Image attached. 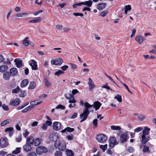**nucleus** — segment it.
I'll return each mask as SVG.
<instances>
[{"mask_svg": "<svg viewBox=\"0 0 156 156\" xmlns=\"http://www.w3.org/2000/svg\"><path fill=\"white\" fill-rule=\"evenodd\" d=\"M135 40L139 44H141L145 40V39L142 36L140 35L136 36Z\"/></svg>", "mask_w": 156, "mask_h": 156, "instance_id": "nucleus-20", "label": "nucleus"}, {"mask_svg": "<svg viewBox=\"0 0 156 156\" xmlns=\"http://www.w3.org/2000/svg\"><path fill=\"white\" fill-rule=\"evenodd\" d=\"M11 122L10 119H6L2 122L1 123V125L2 126H4L7 124Z\"/></svg>", "mask_w": 156, "mask_h": 156, "instance_id": "nucleus-35", "label": "nucleus"}, {"mask_svg": "<svg viewBox=\"0 0 156 156\" xmlns=\"http://www.w3.org/2000/svg\"><path fill=\"white\" fill-rule=\"evenodd\" d=\"M98 121V120L97 119H94L93 121V124L94 125V128H96L97 126Z\"/></svg>", "mask_w": 156, "mask_h": 156, "instance_id": "nucleus-42", "label": "nucleus"}, {"mask_svg": "<svg viewBox=\"0 0 156 156\" xmlns=\"http://www.w3.org/2000/svg\"><path fill=\"white\" fill-rule=\"evenodd\" d=\"M36 86V83L34 81L31 82L30 83L28 89L29 90L34 89L35 87Z\"/></svg>", "mask_w": 156, "mask_h": 156, "instance_id": "nucleus-31", "label": "nucleus"}, {"mask_svg": "<svg viewBox=\"0 0 156 156\" xmlns=\"http://www.w3.org/2000/svg\"><path fill=\"white\" fill-rule=\"evenodd\" d=\"M16 67L20 68L22 67L23 64L22 63V60L19 58H16L14 60Z\"/></svg>", "mask_w": 156, "mask_h": 156, "instance_id": "nucleus-19", "label": "nucleus"}, {"mask_svg": "<svg viewBox=\"0 0 156 156\" xmlns=\"http://www.w3.org/2000/svg\"><path fill=\"white\" fill-rule=\"evenodd\" d=\"M56 108L57 109H65V106L59 104L56 107Z\"/></svg>", "mask_w": 156, "mask_h": 156, "instance_id": "nucleus-47", "label": "nucleus"}, {"mask_svg": "<svg viewBox=\"0 0 156 156\" xmlns=\"http://www.w3.org/2000/svg\"><path fill=\"white\" fill-rule=\"evenodd\" d=\"M21 150V147H17L15 150L12 151V153L15 154L20 153Z\"/></svg>", "mask_w": 156, "mask_h": 156, "instance_id": "nucleus-38", "label": "nucleus"}, {"mask_svg": "<svg viewBox=\"0 0 156 156\" xmlns=\"http://www.w3.org/2000/svg\"><path fill=\"white\" fill-rule=\"evenodd\" d=\"M31 137H32V139L33 138V145L34 144V145L36 146H39L42 141V139L40 138H37L34 140V138L33 137L31 136Z\"/></svg>", "mask_w": 156, "mask_h": 156, "instance_id": "nucleus-18", "label": "nucleus"}, {"mask_svg": "<svg viewBox=\"0 0 156 156\" xmlns=\"http://www.w3.org/2000/svg\"><path fill=\"white\" fill-rule=\"evenodd\" d=\"M108 11L107 10H105L101 12L100 13V15L101 16L103 17L105 16L108 14Z\"/></svg>", "mask_w": 156, "mask_h": 156, "instance_id": "nucleus-39", "label": "nucleus"}, {"mask_svg": "<svg viewBox=\"0 0 156 156\" xmlns=\"http://www.w3.org/2000/svg\"><path fill=\"white\" fill-rule=\"evenodd\" d=\"M67 156H74V153L72 150L67 149L66 151Z\"/></svg>", "mask_w": 156, "mask_h": 156, "instance_id": "nucleus-36", "label": "nucleus"}, {"mask_svg": "<svg viewBox=\"0 0 156 156\" xmlns=\"http://www.w3.org/2000/svg\"><path fill=\"white\" fill-rule=\"evenodd\" d=\"M96 138L98 142L101 143L105 142L107 139L106 136L102 133L97 135Z\"/></svg>", "mask_w": 156, "mask_h": 156, "instance_id": "nucleus-3", "label": "nucleus"}, {"mask_svg": "<svg viewBox=\"0 0 156 156\" xmlns=\"http://www.w3.org/2000/svg\"><path fill=\"white\" fill-rule=\"evenodd\" d=\"M29 37H26L23 40V44L25 46H27L29 44L30 41L28 40Z\"/></svg>", "mask_w": 156, "mask_h": 156, "instance_id": "nucleus-30", "label": "nucleus"}, {"mask_svg": "<svg viewBox=\"0 0 156 156\" xmlns=\"http://www.w3.org/2000/svg\"><path fill=\"white\" fill-rule=\"evenodd\" d=\"M42 101H41L37 100L33 101H31L30 103V104L32 106L37 105L41 103Z\"/></svg>", "mask_w": 156, "mask_h": 156, "instance_id": "nucleus-29", "label": "nucleus"}, {"mask_svg": "<svg viewBox=\"0 0 156 156\" xmlns=\"http://www.w3.org/2000/svg\"><path fill=\"white\" fill-rule=\"evenodd\" d=\"M29 15V13H18L16 15V16L18 17H24L25 16Z\"/></svg>", "mask_w": 156, "mask_h": 156, "instance_id": "nucleus-32", "label": "nucleus"}, {"mask_svg": "<svg viewBox=\"0 0 156 156\" xmlns=\"http://www.w3.org/2000/svg\"><path fill=\"white\" fill-rule=\"evenodd\" d=\"M66 138L67 139L69 140H73L74 138V136L72 134H71L69 135H67Z\"/></svg>", "mask_w": 156, "mask_h": 156, "instance_id": "nucleus-44", "label": "nucleus"}, {"mask_svg": "<svg viewBox=\"0 0 156 156\" xmlns=\"http://www.w3.org/2000/svg\"><path fill=\"white\" fill-rule=\"evenodd\" d=\"M74 130V129L73 128H71L70 127H68L62 130L61 131V132L64 133L66 132V131L69 132H73Z\"/></svg>", "mask_w": 156, "mask_h": 156, "instance_id": "nucleus-23", "label": "nucleus"}, {"mask_svg": "<svg viewBox=\"0 0 156 156\" xmlns=\"http://www.w3.org/2000/svg\"><path fill=\"white\" fill-rule=\"evenodd\" d=\"M2 108L5 111H8L9 110V107L8 106L6 105L5 104H4L2 105Z\"/></svg>", "mask_w": 156, "mask_h": 156, "instance_id": "nucleus-52", "label": "nucleus"}, {"mask_svg": "<svg viewBox=\"0 0 156 156\" xmlns=\"http://www.w3.org/2000/svg\"><path fill=\"white\" fill-rule=\"evenodd\" d=\"M28 83L29 81L28 79H24L23 80L21 83V87H26L28 84Z\"/></svg>", "mask_w": 156, "mask_h": 156, "instance_id": "nucleus-24", "label": "nucleus"}, {"mask_svg": "<svg viewBox=\"0 0 156 156\" xmlns=\"http://www.w3.org/2000/svg\"><path fill=\"white\" fill-rule=\"evenodd\" d=\"M106 4L105 3H102L98 4L97 6V8L99 10H102L105 8L106 5Z\"/></svg>", "mask_w": 156, "mask_h": 156, "instance_id": "nucleus-22", "label": "nucleus"}, {"mask_svg": "<svg viewBox=\"0 0 156 156\" xmlns=\"http://www.w3.org/2000/svg\"><path fill=\"white\" fill-rule=\"evenodd\" d=\"M150 129L149 128L145 127L144 130L142 131V135H146V136H148L149 133V131Z\"/></svg>", "mask_w": 156, "mask_h": 156, "instance_id": "nucleus-26", "label": "nucleus"}, {"mask_svg": "<svg viewBox=\"0 0 156 156\" xmlns=\"http://www.w3.org/2000/svg\"><path fill=\"white\" fill-rule=\"evenodd\" d=\"M121 83L127 89L129 93H130L131 94H133V92L129 90L128 87L127 86L126 84L124 83L123 82H121Z\"/></svg>", "mask_w": 156, "mask_h": 156, "instance_id": "nucleus-45", "label": "nucleus"}, {"mask_svg": "<svg viewBox=\"0 0 156 156\" xmlns=\"http://www.w3.org/2000/svg\"><path fill=\"white\" fill-rule=\"evenodd\" d=\"M83 5H85L88 7H90L92 5L93 2L91 0H89L85 2H83Z\"/></svg>", "mask_w": 156, "mask_h": 156, "instance_id": "nucleus-28", "label": "nucleus"}, {"mask_svg": "<svg viewBox=\"0 0 156 156\" xmlns=\"http://www.w3.org/2000/svg\"><path fill=\"white\" fill-rule=\"evenodd\" d=\"M27 156H37V155L35 152H31L28 154Z\"/></svg>", "mask_w": 156, "mask_h": 156, "instance_id": "nucleus-64", "label": "nucleus"}, {"mask_svg": "<svg viewBox=\"0 0 156 156\" xmlns=\"http://www.w3.org/2000/svg\"><path fill=\"white\" fill-rule=\"evenodd\" d=\"M63 62L62 59L60 58H58L56 59L52 60L51 61V63L52 65H60Z\"/></svg>", "mask_w": 156, "mask_h": 156, "instance_id": "nucleus-10", "label": "nucleus"}, {"mask_svg": "<svg viewBox=\"0 0 156 156\" xmlns=\"http://www.w3.org/2000/svg\"><path fill=\"white\" fill-rule=\"evenodd\" d=\"M20 103V100L18 98L11 100L9 102V105L12 106L18 105Z\"/></svg>", "mask_w": 156, "mask_h": 156, "instance_id": "nucleus-11", "label": "nucleus"}, {"mask_svg": "<svg viewBox=\"0 0 156 156\" xmlns=\"http://www.w3.org/2000/svg\"><path fill=\"white\" fill-rule=\"evenodd\" d=\"M44 81L45 82V85L48 87H50L51 84L50 82H49L48 80L46 78H44Z\"/></svg>", "mask_w": 156, "mask_h": 156, "instance_id": "nucleus-33", "label": "nucleus"}, {"mask_svg": "<svg viewBox=\"0 0 156 156\" xmlns=\"http://www.w3.org/2000/svg\"><path fill=\"white\" fill-rule=\"evenodd\" d=\"M64 73V72L62 70H58L55 73V75H56L58 76H59V75L63 74Z\"/></svg>", "mask_w": 156, "mask_h": 156, "instance_id": "nucleus-43", "label": "nucleus"}, {"mask_svg": "<svg viewBox=\"0 0 156 156\" xmlns=\"http://www.w3.org/2000/svg\"><path fill=\"white\" fill-rule=\"evenodd\" d=\"M143 128L141 127H138L136 128L134 130L135 132H138L143 130Z\"/></svg>", "mask_w": 156, "mask_h": 156, "instance_id": "nucleus-54", "label": "nucleus"}, {"mask_svg": "<svg viewBox=\"0 0 156 156\" xmlns=\"http://www.w3.org/2000/svg\"><path fill=\"white\" fill-rule=\"evenodd\" d=\"M62 153L60 151H56L54 155L55 156H62Z\"/></svg>", "mask_w": 156, "mask_h": 156, "instance_id": "nucleus-51", "label": "nucleus"}, {"mask_svg": "<svg viewBox=\"0 0 156 156\" xmlns=\"http://www.w3.org/2000/svg\"><path fill=\"white\" fill-rule=\"evenodd\" d=\"M47 126H51L52 122L51 121L49 120H47L45 123Z\"/></svg>", "mask_w": 156, "mask_h": 156, "instance_id": "nucleus-61", "label": "nucleus"}, {"mask_svg": "<svg viewBox=\"0 0 156 156\" xmlns=\"http://www.w3.org/2000/svg\"><path fill=\"white\" fill-rule=\"evenodd\" d=\"M10 76V73L9 72H5L3 74V78L5 80H9Z\"/></svg>", "mask_w": 156, "mask_h": 156, "instance_id": "nucleus-27", "label": "nucleus"}, {"mask_svg": "<svg viewBox=\"0 0 156 156\" xmlns=\"http://www.w3.org/2000/svg\"><path fill=\"white\" fill-rule=\"evenodd\" d=\"M140 149H142V151L144 153H149L150 152L149 147L145 144H141L140 145Z\"/></svg>", "mask_w": 156, "mask_h": 156, "instance_id": "nucleus-13", "label": "nucleus"}, {"mask_svg": "<svg viewBox=\"0 0 156 156\" xmlns=\"http://www.w3.org/2000/svg\"><path fill=\"white\" fill-rule=\"evenodd\" d=\"M73 15L75 16H80L81 17L83 16V13H74Z\"/></svg>", "mask_w": 156, "mask_h": 156, "instance_id": "nucleus-59", "label": "nucleus"}, {"mask_svg": "<svg viewBox=\"0 0 156 156\" xmlns=\"http://www.w3.org/2000/svg\"><path fill=\"white\" fill-rule=\"evenodd\" d=\"M109 143V146L111 148H113L115 145L118 144V142H117L116 139L115 137L112 136L110 137Z\"/></svg>", "mask_w": 156, "mask_h": 156, "instance_id": "nucleus-8", "label": "nucleus"}, {"mask_svg": "<svg viewBox=\"0 0 156 156\" xmlns=\"http://www.w3.org/2000/svg\"><path fill=\"white\" fill-rule=\"evenodd\" d=\"M79 91L76 89H74L72 91V94L73 95L78 93Z\"/></svg>", "mask_w": 156, "mask_h": 156, "instance_id": "nucleus-62", "label": "nucleus"}, {"mask_svg": "<svg viewBox=\"0 0 156 156\" xmlns=\"http://www.w3.org/2000/svg\"><path fill=\"white\" fill-rule=\"evenodd\" d=\"M8 69V66L7 65H3L0 66V72L3 73L5 72Z\"/></svg>", "mask_w": 156, "mask_h": 156, "instance_id": "nucleus-25", "label": "nucleus"}, {"mask_svg": "<svg viewBox=\"0 0 156 156\" xmlns=\"http://www.w3.org/2000/svg\"><path fill=\"white\" fill-rule=\"evenodd\" d=\"M68 67H69L68 66L65 65L63 66H62L61 68L63 71L66 70Z\"/></svg>", "mask_w": 156, "mask_h": 156, "instance_id": "nucleus-56", "label": "nucleus"}, {"mask_svg": "<svg viewBox=\"0 0 156 156\" xmlns=\"http://www.w3.org/2000/svg\"><path fill=\"white\" fill-rule=\"evenodd\" d=\"M65 96L66 98L67 99H71L72 98H73L74 97V95H72V94H65Z\"/></svg>", "mask_w": 156, "mask_h": 156, "instance_id": "nucleus-41", "label": "nucleus"}, {"mask_svg": "<svg viewBox=\"0 0 156 156\" xmlns=\"http://www.w3.org/2000/svg\"><path fill=\"white\" fill-rule=\"evenodd\" d=\"M18 71L16 68H11L10 70V75L12 76H15L17 74Z\"/></svg>", "mask_w": 156, "mask_h": 156, "instance_id": "nucleus-21", "label": "nucleus"}, {"mask_svg": "<svg viewBox=\"0 0 156 156\" xmlns=\"http://www.w3.org/2000/svg\"><path fill=\"white\" fill-rule=\"evenodd\" d=\"M50 139L51 140L54 142V147H57L56 141L59 139L58 136L55 134L51 133L50 135Z\"/></svg>", "mask_w": 156, "mask_h": 156, "instance_id": "nucleus-5", "label": "nucleus"}, {"mask_svg": "<svg viewBox=\"0 0 156 156\" xmlns=\"http://www.w3.org/2000/svg\"><path fill=\"white\" fill-rule=\"evenodd\" d=\"M20 88L18 87H17L16 88L12 90V93H17L20 91Z\"/></svg>", "mask_w": 156, "mask_h": 156, "instance_id": "nucleus-49", "label": "nucleus"}, {"mask_svg": "<svg viewBox=\"0 0 156 156\" xmlns=\"http://www.w3.org/2000/svg\"><path fill=\"white\" fill-rule=\"evenodd\" d=\"M128 151L129 152L131 153H132L134 151V149L132 147H128Z\"/></svg>", "mask_w": 156, "mask_h": 156, "instance_id": "nucleus-60", "label": "nucleus"}, {"mask_svg": "<svg viewBox=\"0 0 156 156\" xmlns=\"http://www.w3.org/2000/svg\"><path fill=\"white\" fill-rule=\"evenodd\" d=\"M41 20V18L40 17H36L35 18V19L33 20L29 21V23H37L40 21Z\"/></svg>", "mask_w": 156, "mask_h": 156, "instance_id": "nucleus-34", "label": "nucleus"}, {"mask_svg": "<svg viewBox=\"0 0 156 156\" xmlns=\"http://www.w3.org/2000/svg\"><path fill=\"white\" fill-rule=\"evenodd\" d=\"M9 145L8 139L6 138L3 137L0 140V147L4 148Z\"/></svg>", "mask_w": 156, "mask_h": 156, "instance_id": "nucleus-6", "label": "nucleus"}, {"mask_svg": "<svg viewBox=\"0 0 156 156\" xmlns=\"http://www.w3.org/2000/svg\"><path fill=\"white\" fill-rule=\"evenodd\" d=\"M30 136L26 139L25 144L23 146V148L24 151L26 152H28L33 151V138Z\"/></svg>", "mask_w": 156, "mask_h": 156, "instance_id": "nucleus-1", "label": "nucleus"}, {"mask_svg": "<svg viewBox=\"0 0 156 156\" xmlns=\"http://www.w3.org/2000/svg\"><path fill=\"white\" fill-rule=\"evenodd\" d=\"M30 63H29L30 65L31 66L32 70H36L37 69V62L33 59L30 60Z\"/></svg>", "mask_w": 156, "mask_h": 156, "instance_id": "nucleus-17", "label": "nucleus"}, {"mask_svg": "<svg viewBox=\"0 0 156 156\" xmlns=\"http://www.w3.org/2000/svg\"><path fill=\"white\" fill-rule=\"evenodd\" d=\"M61 126V123L59 122H54L53 124V128L55 130L58 131L60 129Z\"/></svg>", "mask_w": 156, "mask_h": 156, "instance_id": "nucleus-14", "label": "nucleus"}, {"mask_svg": "<svg viewBox=\"0 0 156 156\" xmlns=\"http://www.w3.org/2000/svg\"><path fill=\"white\" fill-rule=\"evenodd\" d=\"M13 128L12 127H8V128H6L5 129V131L6 132H10L12 131H13Z\"/></svg>", "mask_w": 156, "mask_h": 156, "instance_id": "nucleus-57", "label": "nucleus"}, {"mask_svg": "<svg viewBox=\"0 0 156 156\" xmlns=\"http://www.w3.org/2000/svg\"><path fill=\"white\" fill-rule=\"evenodd\" d=\"M84 106L85 108L84 109L83 113L80 115V119H82V120L80 121V122H82L86 119L90 112L89 109L90 108V105L88 106L87 104H84Z\"/></svg>", "mask_w": 156, "mask_h": 156, "instance_id": "nucleus-2", "label": "nucleus"}, {"mask_svg": "<svg viewBox=\"0 0 156 156\" xmlns=\"http://www.w3.org/2000/svg\"><path fill=\"white\" fill-rule=\"evenodd\" d=\"M141 138L142 144H146L150 140L149 137L148 136H146V135H142Z\"/></svg>", "mask_w": 156, "mask_h": 156, "instance_id": "nucleus-16", "label": "nucleus"}, {"mask_svg": "<svg viewBox=\"0 0 156 156\" xmlns=\"http://www.w3.org/2000/svg\"><path fill=\"white\" fill-rule=\"evenodd\" d=\"M20 97H24L27 95V93L25 91H21L20 92Z\"/></svg>", "mask_w": 156, "mask_h": 156, "instance_id": "nucleus-50", "label": "nucleus"}, {"mask_svg": "<svg viewBox=\"0 0 156 156\" xmlns=\"http://www.w3.org/2000/svg\"><path fill=\"white\" fill-rule=\"evenodd\" d=\"M48 151L47 149L44 147L40 146L37 148L36 152L39 155H41L43 153H46Z\"/></svg>", "mask_w": 156, "mask_h": 156, "instance_id": "nucleus-7", "label": "nucleus"}, {"mask_svg": "<svg viewBox=\"0 0 156 156\" xmlns=\"http://www.w3.org/2000/svg\"><path fill=\"white\" fill-rule=\"evenodd\" d=\"M71 99H69V103H75L76 102V101L74 97H73V98H72Z\"/></svg>", "mask_w": 156, "mask_h": 156, "instance_id": "nucleus-55", "label": "nucleus"}, {"mask_svg": "<svg viewBox=\"0 0 156 156\" xmlns=\"http://www.w3.org/2000/svg\"><path fill=\"white\" fill-rule=\"evenodd\" d=\"M101 88H105L107 90H109L111 91H112V89L110 88V87H109V86H108L107 83H106L104 85L102 86Z\"/></svg>", "mask_w": 156, "mask_h": 156, "instance_id": "nucleus-46", "label": "nucleus"}, {"mask_svg": "<svg viewBox=\"0 0 156 156\" xmlns=\"http://www.w3.org/2000/svg\"><path fill=\"white\" fill-rule=\"evenodd\" d=\"M129 137L128 136V134L127 133H122L120 136V140L121 142L123 143L125 142L129 138Z\"/></svg>", "mask_w": 156, "mask_h": 156, "instance_id": "nucleus-12", "label": "nucleus"}, {"mask_svg": "<svg viewBox=\"0 0 156 156\" xmlns=\"http://www.w3.org/2000/svg\"><path fill=\"white\" fill-rule=\"evenodd\" d=\"M29 133L28 131H26L25 133H23V136L24 137L27 138V136L29 134Z\"/></svg>", "mask_w": 156, "mask_h": 156, "instance_id": "nucleus-63", "label": "nucleus"}, {"mask_svg": "<svg viewBox=\"0 0 156 156\" xmlns=\"http://www.w3.org/2000/svg\"><path fill=\"white\" fill-rule=\"evenodd\" d=\"M88 85H89V90L90 91H91L95 87V86L93 81L90 78H88Z\"/></svg>", "mask_w": 156, "mask_h": 156, "instance_id": "nucleus-15", "label": "nucleus"}, {"mask_svg": "<svg viewBox=\"0 0 156 156\" xmlns=\"http://www.w3.org/2000/svg\"><path fill=\"white\" fill-rule=\"evenodd\" d=\"M146 118V116L144 115H140L138 116V119L139 120L142 121Z\"/></svg>", "mask_w": 156, "mask_h": 156, "instance_id": "nucleus-48", "label": "nucleus"}, {"mask_svg": "<svg viewBox=\"0 0 156 156\" xmlns=\"http://www.w3.org/2000/svg\"><path fill=\"white\" fill-rule=\"evenodd\" d=\"M69 64L71 65L72 69H76L77 67L76 65L74 64L70 63Z\"/></svg>", "mask_w": 156, "mask_h": 156, "instance_id": "nucleus-58", "label": "nucleus"}, {"mask_svg": "<svg viewBox=\"0 0 156 156\" xmlns=\"http://www.w3.org/2000/svg\"><path fill=\"white\" fill-rule=\"evenodd\" d=\"M84 104H87L88 106V105L90 106V108L92 107H93L95 108L96 111L98 110L101 105V104L98 101H95L94 102V104L92 105H90L89 103L87 102H85Z\"/></svg>", "mask_w": 156, "mask_h": 156, "instance_id": "nucleus-4", "label": "nucleus"}, {"mask_svg": "<svg viewBox=\"0 0 156 156\" xmlns=\"http://www.w3.org/2000/svg\"><path fill=\"white\" fill-rule=\"evenodd\" d=\"M115 99H116L119 102H121L122 101V99L121 96L119 94H117L114 98Z\"/></svg>", "mask_w": 156, "mask_h": 156, "instance_id": "nucleus-40", "label": "nucleus"}, {"mask_svg": "<svg viewBox=\"0 0 156 156\" xmlns=\"http://www.w3.org/2000/svg\"><path fill=\"white\" fill-rule=\"evenodd\" d=\"M125 9L128 11L130 10L131 9V6L129 5H126L125 7Z\"/></svg>", "mask_w": 156, "mask_h": 156, "instance_id": "nucleus-53", "label": "nucleus"}, {"mask_svg": "<svg viewBox=\"0 0 156 156\" xmlns=\"http://www.w3.org/2000/svg\"><path fill=\"white\" fill-rule=\"evenodd\" d=\"M111 129L113 130H120L121 129V128L119 126L112 125L111 126Z\"/></svg>", "mask_w": 156, "mask_h": 156, "instance_id": "nucleus-37", "label": "nucleus"}, {"mask_svg": "<svg viewBox=\"0 0 156 156\" xmlns=\"http://www.w3.org/2000/svg\"><path fill=\"white\" fill-rule=\"evenodd\" d=\"M56 148H58L60 151H63L66 149V145L65 143L62 141H60L57 146L55 147Z\"/></svg>", "mask_w": 156, "mask_h": 156, "instance_id": "nucleus-9", "label": "nucleus"}]
</instances>
